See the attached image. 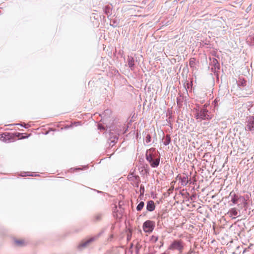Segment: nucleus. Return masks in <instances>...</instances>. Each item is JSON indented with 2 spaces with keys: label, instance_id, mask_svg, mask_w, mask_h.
<instances>
[{
  "label": "nucleus",
  "instance_id": "1",
  "mask_svg": "<svg viewBox=\"0 0 254 254\" xmlns=\"http://www.w3.org/2000/svg\"><path fill=\"white\" fill-rule=\"evenodd\" d=\"M185 247V243L181 239L174 240L168 247V250L172 251H177L182 254Z\"/></svg>",
  "mask_w": 254,
  "mask_h": 254
},
{
  "label": "nucleus",
  "instance_id": "2",
  "mask_svg": "<svg viewBox=\"0 0 254 254\" xmlns=\"http://www.w3.org/2000/svg\"><path fill=\"white\" fill-rule=\"evenodd\" d=\"M155 223L154 222L147 220L143 224V229L145 232L151 233L154 229Z\"/></svg>",
  "mask_w": 254,
  "mask_h": 254
},
{
  "label": "nucleus",
  "instance_id": "3",
  "mask_svg": "<svg viewBox=\"0 0 254 254\" xmlns=\"http://www.w3.org/2000/svg\"><path fill=\"white\" fill-rule=\"evenodd\" d=\"M208 111L205 109H201L198 113L197 118H200L201 120L210 119L211 117L207 114Z\"/></svg>",
  "mask_w": 254,
  "mask_h": 254
},
{
  "label": "nucleus",
  "instance_id": "4",
  "mask_svg": "<svg viewBox=\"0 0 254 254\" xmlns=\"http://www.w3.org/2000/svg\"><path fill=\"white\" fill-rule=\"evenodd\" d=\"M0 139L5 143L11 141V135L9 133H4L0 135Z\"/></svg>",
  "mask_w": 254,
  "mask_h": 254
},
{
  "label": "nucleus",
  "instance_id": "5",
  "mask_svg": "<svg viewBox=\"0 0 254 254\" xmlns=\"http://www.w3.org/2000/svg\"><path fill=\"white\" fill-rule=\"evenodd\" d=\"M155 205L154 201L152 200H150L148 201L146 206L147 210L149 211H152L155 209Z\"/></svg>",
  "mask_w": 254,
  "mask_h": 254
},
{
  "label": "nucleus",
  "instance_id": "6",
  "mask_svg": "<svg viewBox=\"0 0 254 254\" xmlns=\"http://www.w3.org/2000/svg\"><path fill=\"white\" fill-rule=\"evenodd\" d=\"M247 127L248 129L250 131H252L254 129V119L251 118L249 120Z\"/></svg>",
  "mask_w": 254,
  "mask_h": 254
},
{
  "label": "nucleus",
  "instance_id": "7",
  "mask_svg": "<svg viewBox=\"0 0 254 254\" xmlns=\"http://www.w3.org/2000/svg\"><path fill=\"white\" fill-rule=\"evenodd\" d=\"M15 244L17 246L23 247L26 245L27 243L24 240H15L14 241Z\"/></svg>",
  "mask_w": 254,
  "mask_h": 254
},
{
  "label": "nucleus",
  "instance_id": "8",
  "mask_svg": "<svg viewBox=\"0 0 254 254\" xmlns=\"http://www.w3.org/2000/svg\"><path fill=\"white\" fill-rule=\"evenodd\" d=\"M230 195L232 197L231 201L233 204L237 203L238 200L239 199V196L236 194H234L233 195H232V193H230Z\"/></svg>",
  "mask_w": 254,
  "mask_h": 254
},
{
  "label": "nucleus",
  "instance_id": "9",
  "mask_svg": "<svg viewBox=\"0 0 254 254\" xmlns=\"http://www.w3.org/2000/svg\"><path fill=\"white\" fill-rule=\"evenodd\" d=\"M15 136L16 137H18L19 139H24V138H27V137H28L30 135V134H29L27 135H24L23 133H19V132L15 133Z\"/></svg>",
  "mask_w": 254,
  "mask_h": 254
},
{
  "label": "nucleus",
  "instance_id": "10",
  "mask_svg": "<svg viewBox=\"0 0 254 254\" xmlns=\"http://www.w3.org/2000/svg\"><path fill=\"white\" fill-rule=\"evenodd\" d=\"M159 164V159H152L151 162H150V165L152 167H156L158 166Z\"/></svg>",
  "mask_w": 254,
  "mask_h": 254
},
{
  "label": "nucleus",
  "instance_id": "11",
  "mask_svg": "<svg viewBox=\"0 0 254 254\" xmlns=\"http://www.w3.org/2000/svg\"><path fill=\"white\" fill-rule=\"evenodd\" d=\"M238 211L236 208H232L229 211V214L231 216H236L238 215Z\"/></svg>",
  "mask_w": 254,
  "mask_h": 254
},
{
  "label": "nucleus",
  "instance_id": "12",
  "mask_svg": "<svg viewBox=\"0 0 254 254\" xmlns=\"http://www.w3.org/2000/svg\"><path fill=\"white\" fill-rule=\"evenodd\" d=\"M94 240V238H91V239H89L88 240L86 241V242L81 243L79 246L81 247H85L86 246H87L89 243L93 242Z\"/></svg>",
  "mask_w": 254,
  "mask_h": 254
},
{
  "label": "nucleus",
  "instance_id": "13",
  "mask_svg": "<svg viewBox=\"0 0 254 254\" xmlns=\"http://www.w3.org/2000/svg\"><path fill=\"white\" fill-rule=\"evenodd\" d=\"M19 176L21 177L32 176V173L31 172H22L19 174Z\"/></svg>",
  "mask_w": 254,
  "mask_h": 254
},
{
  "label": "nucleus",
  "instance_id": "14",
  "mask_svg": "<svg viewBox=\"0 0 254 254\" xmlns=\"http://www.w3.org/2000/svg\"><path fill=\"white\" fill-rule=\"evenodd\" d=\"M170 141H171V138H170V135H166L165 140L164 142V144L165 145H167L170 143Z\"/></svg>",
  "mask_w": 254,
  "mask_h": 254
},
{
  "label": "nucleus",
  "instance_id": "15",
  "mask_svg": "<svg viewBox=\"0 0 254 254\" xmlns=\"http://www.w3.org/2000/svg\"><path fill=\"white\" fill-rule=\"evenodd\" d=\"M195 64V59L194 58H191L190 60L189 65L190 67H194Z\"/></svg>",
  "mask_w": 254,
  "mask_h": 254
},
{
  "label": "nucleus",
  "instance_id": "16",
  "mask_svg": "<svg viewBox=\"0 0 254 254\" xmlns=\"http://www.w3.org/2000/svg\"><path fill=\"white\" fill-rule=\"evenodd\" d=\"M144 203L143 201H141L137 206L136 209L138 211H140L143 207Z\"/></svg>",
  "mask_w": 254,
  "mask_h": 254
},
{
  "label": "nucleus",
  "instance_id": "17",
  "mask_svg": "<svg viewBox=\"0 0 254 254\" xmlns=\"http://www.w3.org/2000/svg\"><path fill=\"white\" fill-rule=\"evenodd\" d=\"M128 65L130 67L133 66V65H134V61L133 60V59H132L131 60H129L128 61Z\"/></svg>",
  "mask_w": 254,
  "mask_h": 254
},
{
  "label": "nucleus",
  "instance_id": "18",
  "mask_svg": "<svg viewBox=\"0 0 254 254\" xmlns=\"http://www.w3.org/2000/svg\"><path fill=\"white\" fill-rule=\"evenodd\" d=\"M146 159L150 163L151 162L153 158L151 155H148L146 154Z\"/></svg>",
  "mask_w": 254,
  "mask_h": 254
},
{
  "label": "nucleus",
  "instance_id": "19",
  "mask_svg": "<svg viewBox=\"0 0 254 254\" xmlns=\"http://www.w3.org/2000/svg\"><path fill=\"white\" fill-rule=\"evenodd\" d=\"M151 136L150 135H147L146 137V143H148L150 141Z\"/></svg>",
  "mask_w": 254,
  "mask_h": 254
},
{
  "label": "nucleus",
  "instance_id": "20",
  "mask_svg": "<svg viewBox=\"0 0 254 254\" xmlns=\"http://www.w3.org/2000/svg\"><path fill=\"white\" fill-rule=\"evenodd\" d=\"M152 240H153L154 242H156L158 241V237L156 236H152L151 238Z\"/></svg>",
  "mask_w": 254,
  "mask_h": 254
},
{
  "label": "nucleus",
  "instance_id": "21",
  "mask_svg": "<svg viewBox=\"0 0 254 254\" xmlns=\"http://www.w3.org/2000/svg\"><path fill=\"white\" fill-rule=\"evenodd\" d=\"M241 85L243 86H245L246 85V81L244 79L243 80V81L241 82Z\"/></svg>",
  "mask_w": 254,
  "mask_h": 254
},
{
  "label": "nucleus",
  "instance_id": "22",
  "mask_svg": "<svg viewBox=\"0 0 254 254\" xmlns=\"http://www.w3.org/2000/svg\"><path fill=\"white\" fill-rule=\"evenodd\" d=\"M192 253V251L190 250L187 253V254H191V253Z\"/></svg>",
  "mask_w": 254,
  "mask_h": 254
},
{
  "label": "nucleus",
  "instance_id": "23",
  "mask_svg": "<svg viewBox=\"0 0 254 254\" xmlns=\"http://www.w3.org/2000/svg\"><path fill=\"white\" fill-rule=\"evenodd\" d=\"M17 125H20L21 126H23L21 125V124H17ZM23 127H24V128H27V127H26V125H24V126H23Z\"/></svg>",
  "mask_w": 254,
  "mask_h": 254
},
{
  "label": "nucleus",
  "instance_id": "24",
  "mask_svg": "<svg viewBox=\"0 0 254 254\" xmlns=\"http://www.w3.org/2000/svg\"><path fill=\"white\" fill-rule=\"evenodd\" d=\"M165 254V253H163V254Z\"/></svg>",
  "mask_w": 254,
  "mask_h": 254
}]
</instances>
